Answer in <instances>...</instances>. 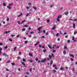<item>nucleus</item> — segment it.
<instances>
[{
  "mask_svg": "<svg viewBox=\"0 0 77 77\" xmlns=\"http://www.w3.org/2000/svg\"><path fill=\"white\" fill-rule=\"evenodd\" d=\"M61 18H62V15H59L58 16L57 18V20L58 22H59V21H60V19H59Z\"/></svg>",
  "mask_w": 77,
  "mask_h": 77,
  "instance_id": "nucleus-1",
  "label": "nucleus"
},
{
  "mask_svg": "<svg viewBox=\"0 0 77 77\" xmlns=\"http://www.w3.org/2000/svg\"><path fill=\"white\" fill-rule=\"evenodd\" d=\"M41 62L42 63H44L46 62V59L45 58L44 60H41Z\"/></svg>",
  "mask_w": 77,
  "mask_h": 77,
  "instance_id": "nucleus-2",
  "label": "nucleus"
},
{
  "mask_svg": "<svg viewBox=\"0 0 77 77\" xmlns=\"http://www.w3.org/2000/svg\"><path fill=\"white\" fill-rule=\"evenodd\" d=\"M69 55L70 57H73V58H74L75 57L73 54H69Z\"/></svg>",
  "mask_w": 77,
  "mask_h": 77,
  "instance_id": "nucleus-3",
  "label": "nucleus"
},
{
  "mask_svg": "<svg viewBox=\"0 0 77 77\" xmlns=\"http://www.w3.org/2000/svg\"><path fill=\"white\" fill-rule=\"evenodd\" d=\"M22 65H23V66H24V67H27L26 66H25V63H24V62H22Z\"/></svg>",
  "mask_w": 77,
  "mask_h": 77,
  "instance_id": "nucleus-4",
  "label": "nucleus"
},
{
  "mask_svg": "<svg viewBox=\"0 0 77 77\" xmlns=\"http://www.w3.org/2000/svg\"><path fill=\"white\" fill-rule=\"evenodd\" d=\"M54 27L52 28V30H54V29H56V25H54Z\"/></svg>",
  "mask_w": 77,
  "mask_h": 77,
  "instance_id": "nucleus-5",
  "label": "nucleus"
},
{
  "mask_svg": "<svg viewBox=\"0 0 77 77\" xmlns=\"http://www.w3.org/2000/svg\"><path fill=\"white\" fill-rule=\"evenodd\" d=\"M42 26H41L38 28V31H41V28H42Z\"/></svg>",
  "mask_w": 77,
  "mask_h": 77,
  "instance_id": "nucleus-6",
  "label": "nucleus"
},
{
  "mask_svg": "<svg viewBox=\"0 0 77 77\" xmlns=\"http://www.w3.org/2000/svg\"><path fill=\"white\" fill-rule=\"evenodd\" d=\"M3 56H5V57H7V56H8V55L5 53H4L3 54Z\"/></svg>",
  "mask_w": 77,
  "mask_h": 77,
  "instance_id": "nucleus-7",
  "label": "nucleus"
},
{
  "mask_svg": "<svg viewBox=\"0 0 77 77\" xmlns=\"http://www.w3.org/2000/svg\"><path fill=\"white\" fill-rule=\"evenodd\" d=\"M29 56H31V57H33V54H31V53H29Z\"/></svg>",
  "mask_w": 77,
  "mask_h": 77,
  "instance_id": "nucleus-8",
  "label": "nucleus"
},
{
  "mask_svg": "<svg viewBox=\"0 0 77 77\" xmlns=\"http://www.w3.org/2000/svg\"><path fill=\"white\" fill-rule=\"evenodd\" d=\"M65 14L67 15H68V11H66L65 13H64Z\"/></svg>",
  "mask_w": 77,
  "mask_h": 77,
  "instance_id": "nucleus-9",
  "label": "nucleus"
},
{
  "mask_svg": "<svg viewBox=\"0 0 77 77\" xmlns=\"http://www.w3.org/2000/svg\"><path fill=\"white\" fill-rule=\"evenodd\" d=\"M39 42H37L35 44V46H36V45L38 44H39Z\"/></svg>",
  "mask_w": 77,
  "mask_h": 77,
  "instance_id": "nucleus-10",
  "label": "nucleus"
},
{
  "mask_svg": "<svg viewBox=\"0 0 77 77\" xmlns=\"http://www.w3.org/2000/svg\"><path fill=\"white\" fill-rule=\"evenodd\" d=\"M53 61H51L50 63V65L51 66L52 65V64H53Z\"/></svg>",
  "mask_w": 77,
  "mask_h": 77,
  "instance_id": "nucleus-11",
  "label": "nucleus"
},
{
  "mask_svg": "<svg viewBox=\"0 0 77 77\" xmlns=\"http://www.w3.org/2000/svg\"><path fill=\"white\" fill-rule=\"evenodd\" d=\"M33 9H34L35 10H36V9H37V8H36V7L35 6H33Z\"/></svg>",
  "mask_w": 77,
  "mask_h": 77,
  "instance_id": "nucleus-12",
  "label": "nucleus"
},
{
  "mask_svg": "<svg viewBox=\"0 0 77 77\" xmlns=\"http://www.w3.org/2000/svg\"><path fill=\"white\" fill-rule=\"evenodd\" d=\"M7 7L8 8V9H12V7H10V6H7Z\"/></svg>",
  "mask_w": 77,
  "mask_h": 77,
  "instance_id": "nucleus-13",
  "label": "nucleus"
},
{
  "mask_svg": "<svg viewBox=\"0 0 77 77\" xmlns=\"http://www.w3.org/2000/svg\"><path fill=\"white\" fill-rule=\"evenodd\" d=\"M22 15H23V14L22 13L19 15H18L17 16V17H21V16Z\"/></svg>",
  "mask_w": 77,
  "mask_h": 77,
  "instance_id": "nucleus-14",
  "label": "nucleus"
},
{
  "mask_svg": "<svg viewBox=\"0 0 77 77\" xmlns=\"http://www.w3.org/2000/svg\"><path fill=\"white\" fill-rule=\"evenodd\" d=\"M48 47L49 48H51V49H52V48L51 47V46L50 45H48Z\"/></svg>",
  "mask_w": 77,
  "mask_h": 77,
  "instance_id": "nucleus-15",
  "label": "nucleus"
},
{
  "mask_svg": "<svg viewBox=\"0 0 77 77\" xmlns=\"http://www.w3.org/2000/svg\"><path fill=\"white\" fill-rule=\"evenodd\" d=\"M63 54L64 55L66 54V51H63Z\"/></svg>",
  "mask_w": 77,
  "mask_h": 77,
  "instance_id": "nucleus-16",
  "label": "nucleus"
},
{
  "mask_svg": "<svg viewBox=\"0 0 77 77\" xmlns=\"http://www.w3.org/2000/svg\"><path fill=\"white\" fill-rule=\"evenodd\" d=\"M43 52H44V53H45V52H46V51H47V50L45 49L43 50Z\"/></svg>",
  "mask_w": 77,
  "mask_h": 77,
  "instance_id": "nucleus-17",
  "label": "nucleus"
},
{
  "mask_svg": "<svg viewBox=\"0 0 77 77\" xmlns=\"http://www.w3.org/2000/svg\"><path fill=\"white\" fill-rule=\"evenodd\" d=\"M48 57H49L50 59H51V55H49L48 56Z\"/></svg>",
  "mask_w": 77,
  "mask_h": 77,
  "instance_id": "nucleus-18",
  "label": "nucleus"
},
{
  "mask_svg": "<svg viewBox=\"0 0 77 77\" xmlns=\"http://www.w3.org/2000/svg\"><path fill=\"white\" fill-rule=\"evenodd\" d=\"M50 20L48 19L47 20V23H50Z\"/></svg>",
  "mask_w": 77,
  "mask_h": 77,
  "instance_id": "nucleus-19",
  "label": "nucleus"
},
{
  "mask_svg": "<svg viewBox=\"0 0 77 77\" xmlns=\"http://www.w3.org/2000/svg\"><path fill=\"white\" fill-rule=\"evenodd\" d=\"M7 21H8H8H9V17H8L7 18Z\"/></svg>",
  "mask_w": 77,
  "mask_h": 77,
  "instance_id": "nucleus-20",
  "label": "nucleus"
},
{
  "mask_svg": "<svg viewBox=\"0 0 77 77\" xmlns=\"http://www.w3.org/2000/svg\"><path fill=\"white\" fill-rule=\"evenodd\" d=\"M17 47H15L14 49V51L16 50V49H17Z\"/></svg>",
  "mask_w": 77,
  "mask_h": 77,
  "instance_id": "nucleus-21",
  "label": "nucleus"
},
{
  "mask_svg": "<svg viewBox=\"0 0 77 77\" xmlns=\"http://www.w3.org/2000/svg\"><path fill=\"white\" fill-rule=\"evenodd\" d=\"M51 56H52L53 57H54V54H51Z\"/></svg>",
  "mask_w": 77,
  "mask_h": 77,
  "instance_id": "nucleus-22",
  "label": "nucleus"
},
{
  "mask_svg": "<svg viewBox=\"0 0 77 77\" xmlns=\"http://www.w3.org/2000/svg\"><path fill=\"white\" fill-rule=\"evenodd\" d=\"M54 69H56V70H58V68L56 67H55V68H54Z\"/></svg>",
  "mask_w": 77,
  "mask_h": 77,
  "instance_id": "nucleus-23",
  "label": "nucleus"
},
{
  "mask_svg": "<svg viewBox=\"0 0 77 77\" xmlns=\"http://www.w3.org/2000/svg\"><path fill=\"white\" fill-rule=\"evenodd\" d=\"M53 72V73H55V72H56V70H54Z\"/></svg>",
  "mask_w": 77,
  "mask_h": 77,
  "instance_id": "nucleus-24",
  "label": "nucleus"
},
{
  "mask_svg": "<svg viewBox=\"0 0 77 77\" xmlns=\"http://www.w3.org/2000/svg\"><path fill=\"white\" fill-rule=\"evenodd\" d=\"M8 48V47L7 46H6L4 47L5 49H6L7 48Z\"/></svg>",
  "mask_w": 77,
  "mask_h": 77,
  "instance_id": "nucleus-25",
  "label": "nucleus"
},
{
  "mask_svg": "<svg viewBox=\"0 0 77 77\" xmlns=\"http://www.w3.org/2000/svg\"><path fill=\"white\" fill-rule=\"evenodd\" d=\"M39 31L38 32V33H42V31Z\"/></svg>",
  "mask_w": 77,
  "mask_h": 77,
  "instance_id": "nucleus-26",
  "label": "nucleus"
},
{
  "mask_svg": "<svg viewBox=\"0 0 77 77\" xmlns=\"http://www.w3.org/2000/svg\"><path fill=\"white\" fill-rule=\"evenodd\" d=\"M3 6H6V4L5 3H4L3 4Z\"/></svg>",
  "mask_w": 77,
  "mask_h": 77,
  "instance_id": "nucleus-27",
  "label": "nucleus"
},
{
  "mask_svg": "<svg viewBox=\"0 0 77 77\" xmlns=\"http://www.w3.org/2000/svg\"><path fill=\"white\" fill-rule=\"evenodd\" d=\"M24 27H28V25H26L24 26Z\"/></svg>",
  "mask_w": 77,
  "mask_h": 77,
  "instance_id": "nucleus-28",
  "label": "nucleus"
},
{
  "mask_svg": "<svg viewBox=\"0 0 77 77\" xmlns=\"http://www.w3.org/2000/svg\"><path fill=\"white\" fill-rule=\"evenodd\" d=\"M74 39H75V38H74V37L73 36L72 37V40H73V41H74Z\"/></svg>",
  "mask_w": 77,
  "mask_h": 77,
  "instance_id": "nucleus-29",
  "label": "nucleus"
},
{
  "mask_svg": "<svg viewBox=\"0 0 77 77\" xmlns=\"http://www.w3.org/2000/svg\"><path fill=\"white\" fill-rule=\"evenodd\" d=\"M22 31H25L26 30V29L25 28H23L22 29Z\"/></svg>",
  "mask_w": 77,
  "mask_h": 77,
  "instance_id": "nucleus-30",
  "label": "nucleus"
},
{
  "mask_svg": "<svg viewBox=\"0 0 77 77\" xmlns=\"http://www.w3.org/2000/svg\"><path fill=\"white\" fill-rule=\"evenodd\" d=\"M53 7V4H51V5L50 7V8H52Z\"/></svg>",
  "mask_w": 77,
  "mask_h": 77,
  "instance_id": "nucleus-31",
  "label": "nucleus"
},
{
  "mask_svg": "<svg viewBox=\"0 0 77 77\" xmlns=\"http://www.w3.org/2000/svg\"><path fill=\"white\" fill-rule=\"evenodd\" d=\"M9 41H11V42H12V39H9Z\"/></svg>",
  "mask_w": 77,
  "mask_h": 77,
  "instance_id": "nucleus-32",
  "label": "nucleus"
},
{
  "mask_svg": "<svg viewBox=\"0 0 77 77\" xmlns=\"http://www.w3.org/2000/svg\"><path fill=\"white\" fill-rule=\"evenodd\" d=\"M12 4H10L8 5L9 6H11V5H12Z\"/></svg>",
  "mask_w": 77,
  "mask_h": 77,
  "instance_id": "nucleus-33",
  "label": "nucleus"
},
{
  "mask_svg": "<svg viewBox=\"0 0 77 77\" xmlns=\"http://www.w3.org/2000/svg\"><path fill=\"white\" fill-rule=\"evenodd\" d=\"M70 60H71V61H73V60H74V59H73V58H71L70 59Z\"/></svg>",
  "mask_w": 77,
  "mask_h": 77,
  "instance_id": "nucleus-34",
  "label": "nucleus"
},
{
  "mask_svg": "<svg viewBox=\"0 0 77 77\" xmlns=\"http://www.w3.org/2000/svg\"><path fill=\"white\" fill-rule=\"evenodd\" d=\"M73 28H75V24H74V23L73 24Z\"/></svg>",
  "mask_w": 77,
  "mask_h": 77,
  "instance_id": "nucleus-35",
  "label": "nucleus"
},
{
  "mask_svg": "<svg viewBox=\"0 0 77 77\" xmlns=\"http://www.w3.org/2000/svg\"><path fill=\"white\" fill-rule=\"evenodd\" d=\"M29 61L30 62H31V63H32V62H33V60H29Z\"/></svg>",
  "mask_w": 77,
  "mask_h": 77,
  "instance_id": "nucleus-36",
  "label": "nucleus"
},
{
  "mask_svg": "<svg viewBox=\"0 0 77 77\" xmlns=\"http://www.w3.org/2000/svg\"><path fill=\"white\" fill-rule=\"evenodd\" d=\"M29 14H29V13L27 14L26 15V17H28L29 15Z\"/></svg>",
  "mask_w": 77,
  "mask_h": 77,
  "instance_id": "nucleus-37",
  "label": "nucleus"
},
{
  "mask_svg": "<svg viewBox=\"0 0 77 77\" xmlns=\"http://www.w3.org/2000/svg\"><path fill=\"white\" fill-rule=\"evenodd\" d=\"M47 60H50V59H50V58H47Z\"/></svg>",
  "mask_w": 77,
  "mask_h": 77,
  "instance_id": "nucleus-38",
  "label": "nucleus"
},
{
  "mask_svg": "<svg viewBox=\"0 0 77 77\" xmlns=\"http://www.w3.org/2000/svg\"><path fill=\"white\" fill-rule=\"evenodd\" d=\"M65 38H68V35H66L65 36Z\"/></svg>",
  "mask_w": 77,
  "mask_h": 77,
  "instance_id": "nucleus-39",
  "label": "nucleus"
},
{
  "mask_svg": "<svg viewBox=\"0 0 77 77\" xmlns=\"http://www.w3.org/2000/svg\"><path fill=\"white\" fill-rule=\"evenodd\" d=\"M17 38H20V35H18L17 36Z\"/></svg>",
  "mask_w": 77,
  "mask_h": 77,
  "instance_id": "nucleus-40",
  "label": "nucleus"
},
{
  "mask_svg": "<svg viewBox=\"0 0 77 77\" xmlns=\"http://www.w3.org/2000/svg\"><path fill=\"white\" fill-rule=\"evenodd\" d=\"M63 67H61L60 68V70H63Z\"/></svg>",
  "mask_w": 77,
  "mask_h": 77,
  "instance_id": "nucleus-41",
  "label": "nucleus"
},
{
  "mask_svg": "<svg viewBox=\"0 0 77 77\" xmlns=\"http://www.w3.org/2000/svg\"><path fill=\"white\" fill-rule=\"evenodd\" d=\"M33 38H34V39H36V38H37V37L36 36H35Z\"/></svg>",
  "mask_w": 77,
  "mask_h": 77,
  "instance_id": "nucleus-42",
  "label": "nucleus"
},
{
  "mask_svg": "<svg viewBox=\"0 0 77 77\" xmlns=\"http://www.w3.org/2000/svg\"><path fill=\"white\" fill-rule=\"evenodd\" d=\"M23 62H25L26 61V59H23Z\"/></svg>",
  "mask_w": 77,
  "mask_h": 77,
  "instance_id": "nucleus-43",
  "label": "nucleus"
},
{
  "mask_svg": "<svg viewBox=\"0 0 77 77\" xmlns=\"http://www.w3.org/2000/svg\"><path fill=\"white\" fill-rule=\"evenodd\" d=\"M11 65H13V66L15 65V63H11Z\"/></svg>",
  "mask_w": 77,
  "mask_h": 77,
  "instance_id": "nucleus-44",
  "label": "nucleus"
},
{
  "mask_svg": "<svg viewBox=\"0 0 77 77\" xmlns=\"http://www.w3.org/2000/svg\"><path fill=\"white\" fill-rule=\"evenodd\" d=\"M30 33H31V34H33V33H34V32H30Z\"/></svg>",
  "mask_w": 77,
  "mask_h": 77,
  "instance_id": "nucleus-45",
  "label": "nucleus"
},
{
  "mask_svg": "<svg viewBox=\"0 0 77 77\" xmlns=\"http://www.w3.org/2000/svg\"><path fill=\"white\" fill-rule=\"evenodd\" d=\"M66 48H67V47H66V46H65L64 47V49H66Z\"/></svg>",
  "mask_w": 77,
  "mask_h": 77,
  "instance_id": "nucleus-46",
  "label": "nucleus"
},
{
  "mask_svg": "<svg viewBox=\"0 0 77 77\" xmlns=\"http://www.w3.org/2000/svg\"><path fill=\"white\" fill-rule=\"evenodd\" d=\"M20 57H17V59H20Z\"/></svg>",
  "mask_w": 77,
  "mask_h": 77,
  "instance_id": "nucleus-47",
  "label": "nucleus"
},
{
  "mask_svg": "<svg viewBox=\"0 0 77 77\" xmlns=\"http://www.w3.org/2000/svg\"><path fill=\"white\" fill-rule=\"evenodd\" d=\"M35 60L36 61H38V58H36Z\"/></svg>",
  "mask_w": 77,
  "mask_h": 77,
  "instance_id": "nucleus-48",
  "label": "nucleus"
},
{
  "mask_svg": "<svg viewBox=\"0 0 77 77\" xmlns=\"http://www.w3.org/2000/svg\"><path fill=\"white\" fill-rule=\"evenodd\" d=\"M4 33H5V34H7L8 33V32L5 31L4 32Z\"/></svg>",
  "mask_w": 77,
  "mask_h": 77,
  "instance_id": "nucleus-49",
  "label": "nucleus"
},
{
  "mask_svg": "<svg viewBox=\"0 0 77 77\" xmlns=\"http://www.w3.org/2000/svg\"><path fill=\"white\" fill-rule=\"evenodd\" d=\"M17 23H18V24H20V21H19L17 22Z\"/></svg>",
  "mask_w": 77,
  "mask_h": 77,
  "instance_id": "nucleus-50",
  "label": "nucleus"
},
{
  "mask_svg": "<svg viewBox=\"0 0 77 77\" xmlns=\"http://www.w3.org/2000/svg\"><path fill=\"white\" fill-rule=\"evenodd\" d=\"M29 8H30V7H26V9H29Z\"/></svg>",
  "mask_w": 77,
  "mask_h": 77,
  "instance_id": "nucleus-51",
  "label": "nucleus"
},
{
  "mask_svg": "<svg viewBox=\"0 0 77 77\" xmlns=\"http://www.w3.org/2000/svg\"><path fill=\"white\" fill-rule=\"evenodd\" d=\"M77 33V32H74V35H75L76 33Z\"/></svg>",
  "mask_w": 77,
  "mask_h": 77,
  "instance_id": "nucleus-52",
  "label": "nucleus"
},
{
  "mask_svg": "<svg viewBox=\"0 0 77 77\" xmlns=\"http://www.w3.org/2000/svg\"><path fill=\"white\" fill-rule=\"evenodd\" d=\"M53 67H56V65H53Z\"/></svg>",
  "mask_w": 77,
  "mask_h": 77,
  "instance_id": "nucleus-53",
  "label": "nucleus"
},
{
  "mask_svg": "<svg viewBox=\"0 0 77 77\" xmlns=\"http://www.w3.org/2000/svg\"><path fill=\"white\" fill-rule=\"evenodd\" d=\"M54 52H56V50H53V51H52V52L53 53H54Z\"/></svg>",
  "mask_w": 77,
  "mask_h": 77,
  "instance_id": "nucleus-54",
  "label": "nucleus"
},
{
  "mask_svg": "<svg viewBox=\"0 0 77 77\" xmlns=\"http://www.w3.org/2000/svg\"><path fill=\"white\" fill-rule=\"evenodd\" d=\"M15 36V35H11V36H12V37H14V36Z\"/></svg>",
  "mask_w": 77,
  "mask_h": 77,
  "instance_id": "nucleus-55",
  "label": "nucleus"
},
{
  "mask_svg": "<svg viewBox=\"0 0 77 77\" xmlns=\"http://www.w3.org/2000/svg\"><path fill=\"white\" fill-rule=\"evenodd\" d=\"M21 54V52H19V55H20Z\"/></svg>",
  "mask_w": 77,
  "mask_h": 77,
  "instance_id": "nucleus-56",
  "label": "nucleus"
},
{
  "mask_svg": "<svg viewBox=\"0 0 77 77\" xmlns=\"http://www.w3.org/2000/svg\"><path fill=\"white\" fill-rule=\"evenodd\" d=\"M32 5V3H28V5Z\"/></svg>",
  "mask_w": 77,
  "mask_h": 77,
  "instance_id": "nucleus-57",
  "label": "nucleus"
},
{
  "mask_svg": "<svg viewBox=\"0 0 77 77\" xmlns=\"http://www.w3.org/2000/svg\"><path fill=\"white\" fill-rule=\"evenodd\" d=\"M42 48H45V46H42Z\"/></svg>",
  "mask_w": 77,
  "mask_h": 77,
  "instance_id": "nucleus-58",
  "label": "nucleus"
},
{
  "mask_svg": "<svg viewBox=\"0 0 77 77\" xmlns=\"http://www.w3.org/2000/svg\"><path fill=\"white\" fill-rule=\"evenodd\" d=\"M70 42V40H69L67 41V42L68 43H69V42Z\"/></svg>",
  "mask_w": 77,
  "mask_h": 77,
  "instance_id": "nucleus-59",
  "label": "nucleus"
},
{
  "mask_svg": "<svg viewBox=\"0 0 77 77\" xmlns=\"http://www.w3.org/2000/svg\"><path fill=\"white\" fill-rule=\"evenodd\" d=\"M26 74L27 75H28V74H29V72H26Z\"/></svg>",
  "mask_w": 77,
  "mask_h": 77,
  "instance_id": "nucleus-60",
  "label": "nucleus"
},
{
  "mask_svg": "<svg viewBox=\"0 0 77 77\" xmlns=\"http://www.w3.org/2000/svg\"><path fill=\"white\" fill-rule=\"evenodd\" d=\"M41 47H42V45H39V47L40 48H41Z\"/></svg>",
  "mask_w": 77,
  "mask_h": 77,
  "instance_id": "nucleus-61",
  "label": "nucleus"
},
{
  "mask_svg": "<svg viewBox=\"0 0 77 77\" xmlns=\"http://www.w3.org/2000/svg\"><path fill=\"white\" fill-rule=\"evenodd\" d=\"M59 48V46H57V47H56L55 48Z\"/></svg>",
  "mask_w": 77,
  "mask_h": 77,
  "instance_id": "nucleus-62",
  "label": "nucleus"
},
{
  "mask_svg": "<svg viewBox=\"0 0 77 77\" xmlns=\"http://www.w3.org/2000/svg\"><path fill=\"white\" fill-rule=\"evenodd\" d=\"M9 62H10V61H8L6 62V63H9Z\"/></svg>",
  "mask_w": 77,
  "mask_h": 77,
  "instance_id": "nucleus-63",
  "label": "nucleus"
},
{
  "mask_svg": "<svg viewBox=\"0 0 77 77\" xmlns=\"http://www.w3.org/2000/svg\"><path fill=\"white\" fill-rule=\"evenodd\" d=\"M58 41H60V38H57Z\"/></svg>",
  "mask_w": 77,
  "mask_h": 77,
  "instance_id": "nucleus-64",
  "label": "nucleus"
}]
</instances>
